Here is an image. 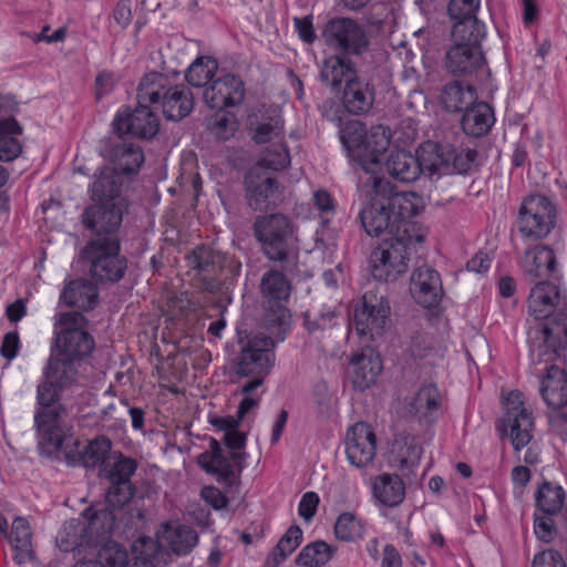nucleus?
<instances>
[{"label":"nucleus","mask_w":567,"mask_h":567,"mask_svg":"<svg viewBox=\"0 0 567 567\" xmlns=\"http://www.w3.org/2000/svg\"><path fill=\"white\" fill-rule=\"evenodd\" d=\"M367 203L359 214L364 231L371 237H399L404 230L415 239L424 240L422 227L411 220L420 214V198L412 192H399L384 176L360 177Z\"/></svg>","instance_id":"f257e3e1"},{"label":"nucleus","mask_w":567,"mask_h":567,"mask_svg":"<svg viewBox=\"0 0 567 567\" xmlns=\"http://www.w3.org/2000/svg\"><path fill=\"white\" fill-rule=\"evenodd\" d=\"M527 342L530 360L550 362L567 351V292L549 280H539L527 299Z\"/></svg>","instance_id":"f03ea898"},{"label":"nucleus","mask_w":567,"mask_h":567,"mask_svg":"<svg viewBox=\"0 0 567 567\" xmlns=\"http://www.w3.org/2000/svg\"><path fill=\"white\" fill-rule=\"evenodd\" d=\"M64 390L42 377L37 386V404L34 429L38 451L43 457L53 458L62 450L70 429L62 421L65 406L60 403Z\"/></svg>","instance_id":"7ed1b4c3"},{"label":"nucleus","mask_w":567,"mask_h":567,"mask_svg":"<svg viewBox=\"0 0 567 567\" xmlns=\"http://www.w3.org/2000/svg\"><path fill=\"white\" fill-rule=\"evenodd\" d=\"M142 101L155 103L168 121H181L194 109V95L184 84H172L167 75L159 72L145 74L138 83Z\"/></svg>","instance_id":"20e7f679"},{"label":"nucleus","mask_w":567,"mask_h":567,"mask_svg":"<svg viewBox=\"0 0 567 567\" xmlns=\"http://www.w3.org/2000/svg\"><path fill=\"white\" fill-rule=\"evenodd\" d=\"M223 441L228 450L225 453L220 442L214 437L209 439V451L197 456V464L208 474L216 476L218 483L230 486L236 475H239L245 466L247 454L239 452L246 446L247 437L244 432L228 431L224 434Z\"/></svg>","instance_id":"39448f33"},{"label":"nucleus","mask_w":567,"mask_h":567,"mask_svg":"<svg viewBox=\"0 0 567 567\" xmlns=\"http://www.w3.org/2000/svg\"><path fill=\"white\" fill-rule=\"evenodd\" d=\"M408 233L409 230H404L403 235L399 233V237H386L372 250L370 269L375 280L380 282L395 281L406 272L412 250L424 241L415 239Z\"/></svg>","instance_id":"423d86ee"},{"label":"nucleus","mask_w":567,"mask_h":567,"mask_svg":"<svg viewBox=\"0 0 567 567\" xmlns=\"http://www.w3.org/2000/svg\"><path fill=\"white\" fill-rule=\"evenodd\" d=\"M252 230L269 260H288L296 243L295 227L288 216L280 213L259 215L254 221Z\"/></svg>","instance_id":"0eeeda50"},{"label":"nucleus","mask_w":567,"mask_h":567,"mask_svg":"<svg viewBox=\"0 0 567 567\" xmlns=\"http://www.w3.org/2000/svg\"><path fill=\"white\" fill-rule=\"evenodd\" d=\"M120 240L91 239L81 251L92 280L101 284L120 281L127 269V260L120 255Z\"/></svg>","instance_id":"6e6552de"},{"label":"nucleus","mask_w":567,"mask_h":567,"mask_svg":"<svg viewBox=\"0 0 567 567\" xmlns=\"http://www.w3.org/2000/svg\"><path fill=\"white\" fill-rule=\"evenodd\" d=\"M136 468V461L120 452L112 453L100 468L99 476L110 483L105 494L110 509H120L133 498L135 488L131 477Z\"/></svg>","instance_id":"1a4fd4ad"},{"label":"nucleus","mask_w":567,"mask_h":567,"mask_svg":"<svg viewBox=\"0 0 567 567\" xmlns=\"http://www.w3.org/2000/svg\"><path fill=\"white\" fill-rule=\"evenodd\" d=\"M556 209L543 195L526 197L518 210L516 225L525 239L539 240L546 237L555 226Z\"/></svg>","instance_id":"9d476101"},{"label":"nucleus","mask_w":567,"mask_h":567,"mask_svg":"<svg viewBox=\"0 0 567 567\" xmlns=\"http://www.w3.org/2000/svg\"><path fill=\"white\" fill-rule=\"evenodd\" d=\"M86 323L87 320L82 312L62 313L59 324L64 329L55 337V353L72 361L91 354L95 343L92 336L83 330Z\"/></svg>","instance_id":"9b49d317"},{"label":"nucleus","mask_w":567,"mask_h":567,"mask_svg":"<svg viewBox=\"0 0 567 567\" xmlns=\"http://www.w3.org/2000/svg\"><path fill=\"white\" fill-rule=\"evenodd\" d=\"M260 292L270 306L265 313V323L270 329L278 328L279 331H285L289 327L290 313L281 302L290 296V281L284 272L271 268L261 276Z\"/></svg>","instance_id":"f8f14e48"},{"label":"nucleus","mask_w":567,"mask_h":567,"mask_svg":"<svg viewBox=\"0 0 567 567\" xmlns=\"http://www.w3.org/2000/svg\"><path fill=\"white\" fill-rule=\"evenodd\" d=\"M326 44L336 54L346 56L360 55L369 47L364 28L351 18H332L322 31Z\"/></svg>","instance_id":"ddd939ff"},{"label":"nucleus","mask_w":567,"mask_h":567,"mask_svg":"<svg viewBox=\"0 0 567 567\" xmlns=\"http://www.w3.org/2000/svg\"><path fill=\"white\" fill-rule=\"evenodd\" d=\"M497 430L503 435H509L516 451L525 447L532 440L534 420L532 413L525 408L523 394L512 391L505 400V414L499 419Z\"/></svg>","instance_id":"4468645a"},{"label":"nucleus","mask_w":567,"mask_h":567,"mask_svg":"<svg viewBox=\"0 0 567 567\" xmlns=\"http://www.w3.org/2000/svg\"><path fill=\"white\" fill-rule=\"evenodd\" d=\"M423 153L429 155L427 171L431 174H467L475 165L477 152L470 148L456 150L450 145L429 143Z\"/></svg>","instance_id":"2eb2a0df"},{"label":"nucleus","mask_w":567,"mask_h":567,"mask_svg":"<svg viewBox=\"0 0 567 567\" xmlns=\"http://www.w3.org/2000/svg\"><path fill=\"white\" fill-rule=\"evenodd\" d=\"M137 106L130 112L128 109H122L113 120V128L121 136L128 134L140 138H151L159 130V121L152 107L155 103L142 101L138 92Z\"/></svg>","instance_id":"dca6fc26"},{"label":"nucleus","mask_w":567,"mask_h":567,"mask_svg":"<svg viewBox=\"0 0 567 567\" xmlns=\"http://www.w3.org/2000/svg\"><path fill=\"white\" fill-rule=\"evenodd\" d=\"M274 340L264 334L249 339L236 359L235 373L239 378L266 374L274 363Z\"/></svg>","instance_id":"f3484780"},{"label":"nucleus","mask_w":567,"mask_h":567,"mask_svg":"<svg viewBox=\"0 0 567 567\" xmlns=\"http://www.w3.org/2000/svg\"><path fill=\"white\" fill-rule=\"evenodd\" d=\"M390 312L391 308L385 298L364 295L353 313L357 332L369 336L372 340L382 336L389 327Z\"/></svg>","instance_id":"a211bd4d"},{"label":"nucleus","mask_w":567,"mask_h":567,"mask_svg":"<svg viewBox=\"0 0 567 567\" xmlns=\"http://www.w3.org/2000/svg\"><path fill=\"white\" fill-rule=\"evenodd\" d=\"M125 205L95 203L82 213V223L93 234L92 239H118L116 231L123 219Z\"/></svg>","instance_id":"6ab92c4d"},{"label":"nucleus","mask_w":567,"mask_h":567,"mask_svg":"<svg viewBox=\"0 0 567 567\" xmlns=\"http://www.w3.org/2000/svg\"><path fill=\"white\" fill-rule=\"evenodd\" d=\"M346 453L355 467L370 464L377 451V437L371 425L365 422L353 424L346 434Z\"/></svg>","instance_id":"aec40b11"},{"label":"nucleus","mask_w":567,"mask_h":567,"mask_svg":"<svg viewBox=\"0 0 567 567\" xmlns=\"http://www.w3.org/2000/svg\"><path fill=\"white\" fill-rule=\"evenodd\" d=\"M390 145V130L383 125H375L368 131L362 148L358 153V163L367 177L381 176L382 155Z\"/></svg>","instance_id":"412c9836"},{"label":"nucleus","mask_w":567,"mask_h":567,"mask_svg":"<svg viewBox=\"0 0 567 567\" xmlns=\"http://www.w3.org/2000/svg\"><path fill=\"white\" fill-rule=\"evenodd\" d=\"M246 199L255 210H262L275 203L277 179L260 165H254L245 175Z\"/></svg>","instance_id":"4be33fe9"},{"label":"nucleus","mask_w":567,"mask_h":567,"mask_svg":"<svg viewBox=\"0 0 567 567\" xmlns=\"http://www.w3.org/2000/svg\"><path fill=\"white\" fill-rule=\"evenodd\" d=\"M245 96V86L241 79L234 74H226L213 80L205 87L203 99L210 109L224 110L238 105Z\"/></svg>","instance_id":"5701e85b"},{"label":"nucleus","mask_w":567,"mask_h":567,"mask_svg":"<svg viewBox=\"0 0 567 567\" xmlns=\"http://www.w3.org/2000/svg\"><path fill=\"white\" fill-rule=\"evenodd\" d=\"M410 291L422 307H436L443 297L440 274L429 265L419 266L411 275Z\"/></svg>","instance_id":"b1692460"},{"label":"nucleus","mask_w":567,"mask_h":567,"mask_svg":"<svg viewBox=\"0 0 567 567\" xmlns=\"http://www.w3.org/2000/svg\"><path fill=\"white\" fill-rule=\"evenodd\" d=\"M375 85L372 79L357 74L347 81L341 95V104L351 115H365L374 105Z\"/></svg>","instance_id":"393cba45"},{"label":"nucleus","mask_w":567,"mask_h":567,"mask_svg":"<svg viewBox=\"0 0 567 567\" xmlns=\"http://www.w3.org/2000/svg\"><path fill=\"white\" fill-rule=\"evenodd\" d=\"M221 252L207 246L195 248L187 257L188 266L200 276L202 288L210 293H217L221 289L220 270Z\"/></svg>","instance_id":"a878e982"},{"label":"nucleus","mask_w":567,"mask_h":567,"mask_svg":"<svg viewBox=\"0 0 567 567\" xmlns=\"http://www.w3.org/2000/svg\"><path fill=\"white\" fill-rule=\"evenodd\" d=\"M560 357V359H563ZM559 360V358H557ZM553 360L550 362H544V375L540 378L539 392L548 408L553 410H560L567 405V371L555 364ZM534 365L540 364L542 362L535 363Z\"/></svg>","instance_id":"bb28decb"},{"label":"nucleus","mask_w":567,"mask_h":567,"mask_svg":"<svg viewBox=\"0 0 567 567\" xmlns=\"http://www.w3.org/2000/svg\"><path fill=\"white\" fill-rule=\"evenodd\" d=\"M485 62L480 44L452 42L445 53V68L453 76H467L480 70Z\"/></svg>","instance_id":"cd10ccee"},{"label":"nucleus","mask_w":567,"mask_h":567,"mask_svg":"<svg viewBox=\"0 0 567 567\" xmlns=\"http://www.w3.org/2000/svg\"><path fill=\"white\" fill-rule=\"evenodd\" d=\"M86 518H72L65 522L56 536V545L60 550L69 553L90 546L93 542L92 524L97 518V513L85 511Z\"/></svg>","instance_id":"c85d7f7f"},{"label":"nucleus","mask_w":567,"mask_h":567,"mask_svg":"<svg viewBox=\"0 0 567 567\" xmlns=\"http://www.w3.org/2000/svg\"><path fill=\"white\" fill-rule=\"evenodd\" d=\"M123 177L116 174L110 166L102 167L94 174V181L90 185L91 198L95 203H116L125 205L121 195Z\"/></svg>","instance_id":"c756f323"},{"label":"nucleus","mask_w":567,"mask_h":567,"mask_svg":"<svg viewBox=\"0 0 567 567\" xmlns=\"http://www.w3.org/2000/svg\"><path fill=\"white\" fill-rule=\"evenodd\" d=\"M522 268L530 281L546 280L545 278L553 276L557 269L556 254L549 246L537 245L525 251Z\"/></svg>","instance_id":"7c9ffc66"},{"label":"nucleus","mask_w":567,"mask_h":567,"mask_svg":"<svg viewBox=\"0 0 567 567\" xmlns=\"http://www.w3.org/2000/svg\"><path fill=\"white\" fill-rule=\"evenodd\" d=\"M426 165H429V157L420 161L419 157L405 151L391 152L385 162L388 174L401 183L416 181L422 172L427 169Z\"/></svg>","instance_id":"2f4dec72"},{"label":"nucleus","mask_w":567,"mask_h":567,"mask_svg":"<svg viewBox=\"0 0 567 567\" xmlns=\"http://www.w3.org/2000/svg\"><path fill=\"white\" fill-rule=\"evenodd\" d=\"M358 74L355 63L350 56L341 54H332L326 58L320 68V80L332 90H338L341 84H347Z\"/></svg>","instance_id":"473e14b6"},{"label":"nucleus","mask_w":567,"mask_h":567,"mask_svg":"<svg viewBox=\"0 0 567 567\" xmlns=\"http://www.w3.org/2000/svg\"><path fill=\"white\" fill-rule=\"evenodd\" d=\"M439 398L440 393L435 385H425L403 406L402 415L429 424L433 421V414L439 410Z\"/></svg>","instance_id":"72a5a7b5"},{"label":"nucleus","mask_w":567,"mask_h":567,"mask_svg":"<svg viewBox=\"0 0 567 567\" xmlns=\"http://www.w3.org/2000/svg\"><path fill=\"white\" fill-rule=\"evenodd\" d=\"M97 288L93 282L86 279H76L64 287L60 300L81 312L92 310L97 303Z\"/></svg>","instance_id":"f704fd0d"},{"label":"nucleus","mask_w":567,"mask_h":567,"mask_svg":"<svg viewBox=\"0 0 567 567\" xmlns=\"http://www.w3.org/2000/svg\"><path fill=\"white\" fill-rule=\"evenodd\" d=\"M110 159L116 174L123 175L135 174L140 171L144 163V154L140 146L133 143H117L113 144L110 151Z\"/></svg>","instance_id":"c9c22d12"},{"label":"nucleus","mask_w":567,"mask_h":567,"mask_svg":"<svg viewBox=\"0 0 567 567\" xmlns=\"http://www.w3.org/2000/svg\"><path fill=\"white\" fill-rule=\"evenodd\" d=\"M422 454L423 447L416 436L401 435L394 440L389 462L398 470H410L419 464Z\"/></svg>","instance_id":"e433bc0d"},{"label":"nucleus","mask_w":567,"mask_h":567,"mask_svg":"<svg viewBox=\"0 0 567 567\" xmlns=\"http://www.w3.org/2000/svg\"><path fill=\"white\" fill-rule=\"evenodd\" d=\"M14 551V560L19 565L34 559L32 546V532L29 522L24 517H17L12 522L11 532L7 535Z\"/></svg>","instance_id":"4c0bfd02"},{"label":"nucleus","mask_w":567,"mask_h":567,"mask_svg":"<svg viewBox=\"0 0 567 567\" xmlns=\"http://www.w3.org/2000/svg\"><path fill=\"white\" fill-rule=\"evenodd\" d=\"M494 121L492 107L485 102H475L464 112L461 125L466 135L480 137L488 133Z\"/></svg>","instance_id":"58836bf2"},{"label":"nucleus","mask_w":567,"mask_h":567,"mask_svg":"<svg viewBox=\"0 0 567 567\" xmlns=\"http://www.w3.org/2000/svg\"><path fill=\"white\" fill-rule=\"evenodd\" d=\"M372 491L374 497L384 506L395 507L405 497L402 480L396 474L383 473L374 478Z\"/></svg>","instance_id":"ea45409f"},{"label":"nucleus","mask_w":567,"mask_h":567,"mask_svg":"<svg viewBox=\"0 0 567 567\" xmlns=\"http://www.w3.org/2000/svg\"><path fill=\"white\" fill-rule=\"evenodd\" d=\"M475 89L453 81L445 84L440 95L442 106L449 112H465L476 101Z\"/></svg>","instance_id":"a19ab883"},{"label":"nucleus","mask_w":567,"mask_h":567,"mask_svg":"<svg viewBox=\"0 0 567 567\" xmlns=\"http://www.w3.org/2000/svg\"><path fill=\"white\" fill-rule=\"evenodd\" d=\"M43 377L55 383L58 388L66 390L76 382L78 370L74 365V361L61 357L52 350L43 369Z\"/></svg>","instance_id":"79ce46f5"},{"label":"nucleus","mask_w":567,"mask_h":567,"mask_svg":"<svg viewBox=\"0 0 567 567\" xmlns=\"http://www.w3.org/2000/svg\"><path fill=\"white\" fill-rule=\"evenodd\" d=\"M352 382L355 388L364 390L373 384L382 371L381 360L378 355L358 354L351 360Z\"/></svg>","instance_id":"37998d69"},{"label":"nucleus","mask_w":567,"mask_h":567,"mask_svg":"<svg viewBox=\"0 0 567 567\" xmlns=\"http://www.w3.org/2000/svg\"><path fill=\"white\" fill-rule=\"evenodd\" d=\"M197 533L187 525L164 526L162 542L178 556L187 555L197 544Z\"/></svg>","instance_id":"c03bdc74"},{"label":"nucleus","mask_w":567,"mask_h":567,"mask_svg":"<svg viewBox=\"0 0 567 567\" xmlns=\"http://www.w3.org/2000/svg\"><path fill=\"white\" fill-rule=\"evenodd\" d=\"M22 134V126L14 117L0 120V161L12 162L22 151L20 142L11 135Z\"/></svg>","instance_id":"a18cd8bd"},{"label":"nucleus","mask_w":567,"mask_h":567,"mask_svg":"<svg viewBox=\"0 0 567 567\" xmlns=\"http://www.w3.org/2000/svg\"><path fill=\"white\" fill-rule=\"evenodd\" d=\"M565 495L561 486L544 481L535 493V506L543 514L556 515L564 506Z\"/></svg>","instance_id":"49530a36"},{"label":"nucleus","mask_w":567,"mask_h":567,"mask_svg":"<svg viewBox=\"0 0 567 567\" xmlns=\"http://www.w3.org/2000/svg\"><path fill=\"white\" fill-rule=\"evenodd\" d=\"M485 37V24L477 18L453 21L451 30L452 42L481 45Z\"/></svg>","instance_id":"de8ad7c7"},{"label":"nucleus","mask_w":567,"mask_h":567,"mask_svg":"<svg viewBox=\"0 0 567 567\" xmlns=\"http://www.w3.org/2000/svg\"><path fill=\"white\" fill-rule=\"evenodd\" d=\"M218 69L214 58L199 56L186 70L185 79L194 87L208 86Z\"/></svg>","instance_id":"09e8293b"},{"label":"nucleus","mask_w":567,"mask_h":567,"mask_svg":"<svg viewBox=\"0 0 567 567\" xmlns=\"http://www.w3.org/2000/svg\"><path fill=\"white\" fill-rule=\"evenodd\" d=\"M334 549L323 540H316L302 548L296 564L303 567H319L328 563Z\"/></svg>","instance_id":"8fccbe9b"},{"label":"nucleus","mask_w":567,"mask_h":567,"mask_svg":"<svg viewBox=\"0 0 567 567\" xmlns=\"http://www.w3.org/2000/svg\"><path fill=\"white\" fill-rule=\"evenodd\" d=\"M112 441L104 436H97L90 441L87 445L83 449L84 458H83V467L85 468H95L102 467L107 457L112 454Z\"/></svg>","instance_id":"3c124183"},{"label":"nucleus","mask_w":567,"mask_h":567,"mask_svg":"<svg viewBox=\"0 0 567 567\" xmlns=\"http://www.w3.org/2000/svg\"><path fill=\"white\" fill-rule=\"evenodd\" d=\"M336 537L343 542H355L364 534L363 523L352 513H342L334 524Z\"/></svg>","instance_id":"603ef678"},{"label":"nucleus","mask_w":567,"mask_h":567,"mask_svg":"<svg viewBox=\"0 0 567 567\" xmlns=\"http://www.w3.org/2000/svg\"><path fill=\"white\" fill-rule=\"evenodd\" d=\"M368 131L365 125L360 121H348L340 128V141L342 145L349 151L353 152L358 158V153L362 148L364 137Z\"/></svg>","instance_id":"864d4df0"},{"label":"nucleus","mask_w":567,"mask_h":567,"mask_svg":"<svg viewBox=\"0 0 567 567\" xmlns=\"http://www.w3.org/2000/svg\"><path fill=\"white\" fill-rule=\"evenodd\" d=\"M290 163V155L286 144L277 142L267 147L264 156L256 165H260L265 171L277 172L287 167Z\"/></svg>","instance_id":"5fc2aeb1"},{"label":"nucleus","mask_w":567,"mask_h":567,"mask_svg":"<svg viewBox=\"0 0 567 567\" xmlns=\"http://www.w3.org/2000/svg\"><path fill=\"white\" fill-rule=\"evenodd\" d=\"M284 136V120L281 115L274 114L258 123L254 130L252 140L257 144H266Z\"/></svg>","instance_id":"6e6d98bb"},{"label":"nucleus","mask_w":567,"mask_h":567,"mask_svg":"<svg viewBox=\"0 0 567 567\" xmlns=\"http://www.w3.org/2000/svg\"><path fill=\"white\" fill-rule=\"evenodd\" d=\"M158 545L151 538H141L134 542L132 548L134 561L128 567H155L154 558Z\"/></svg>","instance_id":"4d7b16f0"},{"label":"nucleus","mask_w":567,"mask_h":567,"mask_svg":"<svg viewBox=\"0 0 567 567\" xmlns=\"http://www.w3.org/2000/svg\"><path fill=\"white\" fill-rule=\"evenodd\" d=\"M97 561L105 567H126L127 551L116 543L104 545L97 553Z\"/></svg>","instance_id":"13d9d810"},{"label":"nucleus","mask_w":567,"mask_h":567,"mask_svg":"<svg viewBox=\"0 0 567 567\" xmlns=\"http://www.w3.org/2000/svg\"><path fill=\"white\" fill-rule=\"evenodd\" d=\"M481 0H450L447 14L451 21L476 18Z\"/></svg>","instance_id":"bf43d9fd"},{"label":"nucleus","mask_w":567,"mask_h":567,"mask_svg":"<svg viewBox=\"0 0 567 567\" xmlns=\"http://www.w3.org/2000/svg\"><path fill=\"white\" fill-rule=\"evenodd\" d=\"M237 130L235 116L229 113H217L210 123L212 133L219 140L226 141Z\"/></svg>","instance_id":"052dcab7"},{"label":"nucleus","mask_w":567,"mask_h":567,"mask_svg":"<svg viewBox=\"0 0 567 567\" xmlns=\"http://www.w3.org/2000/svg\"><path fill=\"white\" fill-rule=\"evenodd\" d=\"M550 516L543 513L534 515V533L537 539L544 543H550L556 535V527Z\"/></svg>","instance_id":"680f3d73"},{"label":"nucleus","mask_w":567,"mask_h":567,"mask_svg":"<svg viewBox=\"0 0 567 567\" xmlns=\"http://www.w3.org/2000/svg\"><path fill=\"white\" fill-rule=\"evenodd\" d=\"M302 539V530L298 525H292L288 528L285 535L279 539L276 545L277 550L281 551L282 556H289L300 545Z\"/></svg>","instance_id":"e2e57ef3"},{"label":"nucleus","mask_w":567,"mask_h":567,"mask_svg":"<svg viewBox=\"0 0 567 567\" xmlns=\"http://www.w3.org/2000/svg\"><path fill=\"white\" fill-rule=\"evenodd\" d=\"M333 312L320 313L312 317L311 313L307 311L303 316V326L310 334H313L330 329L333 326Z\"/></svg>","instance_id":"0e129e2a"},{"label":"nucleus","mask_w":567,"mask_h":567,"mask_svg":"<svg viewBox=\"0 0 567 567\" xmlns=\"http://www.w3.org/2000/svg\"><path fill=\"white\" fill-rule=\"evenodd\" d=\"M220 259V270L218 272V277L221 279V282L233 281V279L237 277L241 270V262L228 254H221Z\"/></svg>","instance_id":"69168bd1"},{"label":"nucleus","mask_w":567,"mask_h":567,"mask_svg":"<svg viewBox=\"0 0 567 567\" xmlns=\"http://www.w3.org/2000/svg\"><path fill=\"white\" fill-rule=\"evenodd\" d=\"M533 567H566V565L559 551L547 549L535 555Z\"/></svg>","instance_id":"338daca9"},{"label":"nucleus","mask_w":567,"mask_h":567,"mask_svg":"<svg viewBox=\"0 0 567 567\" xmlns=\"http://www.w3.org/2000/svg\"><path fill=\"white\" fill-rule=\"evenodd\" d=\"M319 504V496L315 492H307L301 497L298 512L299 515L309 522L316 514Z\"/></svg>","instance_id":"774afa93"}]
</instances>
